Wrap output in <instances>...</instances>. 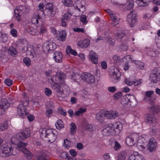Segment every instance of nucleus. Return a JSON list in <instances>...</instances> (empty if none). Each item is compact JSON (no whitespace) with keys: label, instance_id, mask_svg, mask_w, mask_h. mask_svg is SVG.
Segmentation results:
<instances>
[{"label":"nucleus","instance_id":"obj_3","mask_svg":"<svg viewBox=\"0 0 160 160\" xmlns=\"http://www.w3.org/2000/svg\"><path fill=\"white\" fill-rule=\"evenodd\" d=\"M41 130V137L47 138L48 141L51 143L53 142L56 140L58 134L55 130L52 129H46L44 128L40 129L39 131Z\"/></svg>","mask_w":160,"mask_h":160},{"label":"nucleus","instance_id":"obj_43","mask_svg":"<svg viewBox=\"0 0 160 160\" xmlns=\"http://www.w3.org/2000/svg\"><path fill=\"white\" fill-rule=\"evenodd\" d=\"M62 2L67 7L71 6L73 3L72 0H62Z\"/></svg>","mask_w":160,"mask_h":160},{"label":"nucleus","instance_id":"obj_52","mask_svg":"<svg viewBox=\"0 0 160 160\" xmlns=\"http://www.w3.org/2000/svg\"><path fill=\"white\" fill-rule=\"evenodd\" d=\"M125 158V155L124 153H122L118 154V160H124Z\"/></svg>","mask_w":160,"mask_h":160},{"label":"nucleus","instance_id":"obj_12","mask_svg":"<svg viewBox=\"0 0 160 160\" xmlns=\"http://www.w3.org/2000/svg\"><path fill=\"white\" fill-rule=\"evenodd\" d=\"M105 117L107 119H114L119 116V114L115 111H105Z\"/></svg>","mask_w":160,"mask_h":160},{"label":"nucleus","instance_id":"obj_30","mask_svg":"<svg viewBox=\"0 0 160 160\" xmlns=\"http://www.w3.org/2000/svg\"><path fill=\"white\" fill-rule=\"evenodd\" d=\"M150 0H137L136 2L140 6L145 7L148 5Z\"/></svg>","mask_w":160,"mask_h":160},{"label":"nucleus","instance_id":"obj_41","mask_svg":"<svg viewBox=\"0 0 160 160\" xmlns=\"http://www.w3.org/2000/svg\"><path fill=\"white\" fill-rule=\"evenodd\" d=\"M63 123V121L62 120H58L57 123L55 124L57 128L58 129H60L61 128H63L64 125Z\"/></svg>","mask_w":160,"mask_h":160},{"label":"nucleus","instance_id":"obj_51","mask_svg":"<svg viewBox=\"0 0 160 160\" xmlns=\"http://www.w3.org/2000/svg\"><path fill=\"white\" fill-rule=\"evenodd\" d=\"M5 83L8 86H10L13 83V81L9 78H6L4 81Z\"/></svg>","mask_w":160,"mask_h":160},{"label":"nucleus","instance_id":"obj_46","mask_svg":"<svg viewBox=\"0 0 160 160\" xmlns=\"http://www.w3.org/2000/svg\"><path fill=\"white\" fill-rule=\"evenodd\" d=\"M110 17L112 19V20L114 22H113L112 23L113 26H115L119 22L118 19L115 17L113 14H111L110 15Z\"/></svg>","mask_w":160,"mask_h":160},{"label":"nucleus","instance_id":"obj_17","mask_svg":"<svg viewBox=\"0 0 160 160\" xmlns=\"http://www.w3.org/2000/svg\"><path fill=\"white\" fill-rule=\"evenodd\" d=\"M35 160H49L47 155L45 151L39 152L37 153Z\"/></svg>","mask_w":160,"mask_h":160},{"label":"nucleus","instance_id":"obj_64","mask_svg":"<svg viewBox=\"0 0 160 160\" xmlns=\"http://www.w3.org/2000/svg\"><path fill=\"white\" fill-rule=\"evenodd\" d=\"M70 142L67 139L65 140L64 141V146H66V148H67V147H69L70 145Z\"/></svg>","mask_w":160,"mask_h":160},{"label":"nucleus","instance_id":"obj_8","mask_svg":"<svg viewBox=\"0 0 160 160\" xmlns=\"http://www.w3.org/2000/svg\"><path fill=\"white\" fill-rule=\"evenodd\" d=\"M137 18V14L133 13V11H131L127 16V21L131 27H133L136 23Z\"/></svg>","mask_w":160,"mask_h":160},{"label":"nucleus","instance_id":"obj_11","mask_svg":"<svg viewBox=\"0 0 160 160\" xmlns=\"http://www.w3.org/2000/svg\"><path fill=\"white\" fill-rule=\"evenodd\" d=\"M120 73L119 72L118 69H115L112 73V76L111 78L112 81L114 83L118 82L120 80Z\"/></svg>","mask_w":160,"mask_h":160},{"label":"nucleus","instance_id":"obj_34","mask_svg":"<svg viewBox=\"0 0 160 160\" xmlns=\"http://www.w3.org/2000/svg\"><path fill=\"white\" fill-rule=\"evenodd\" d=\"M59 36L58 39L62 41L65 40L66 37V33L64 31H62L59 32Z\"/></svg>","mask_w":160,"mask_h":160},{"label":"nucleus","instance_id":"obj_40","mask_svg":"<svg viewBox=\"0 0 160 160\" xmlns=\"http://www.w3.org/2000/svg\"><path fill=\"white\" fill-rule=\"evenodd\" d=\"M8 121H5L3 124H0V131H3L8 129Z\"/></svg>","mask_w":160,"mask_h":160},{"label":"nucleus","instance_id":"obj_5","mask_svg":"<svg viewBox=\"0 0 160 160\" xmlns=\"http://www.w3.org/2000/svg\"><path fill=\"white\" fill-rule=\"evenodd\" d=\"M17 109L18 114L20 117L23 118L26 117L29 122L32 121L34 119L35 117L33 115L30 114L28 115L29 113L26 112V109L23 105H19Z\"/></svg>","mask_w":160,"mask_h":160},{"label":"nucleus","instance_id":"obj_15","mask_svg":"<svg viewBox=\"0 0 160 160\" xmlns=\"http://www.w3.org/2000/svg\"><path fill=\"white\" fill-rule=\"evenodd\" d=\"M112 124L109 123L108 127L102 131V133L104 136H108L110 134L113 135V128L112 127Z\"/></svg>","mask_w":160,"mask_h":160},{"label":"nucleus","instance_id":"obj_55","mask_svg":"<svg viewBox=\"0 0 160 160\" xmlns=\"http://www.w3.org/2000/svg\"><path fill=\"white\" fill-rule=\"evenodd\" d=\"M80 20L83 24H86L88 22L86 16L85 15H83L81 16Z\"/></svg>","mask_w":160,"mask_h":160},{"label":"nucleus","instance_id":"obj_27","mask_svg":"<svg viewBox=\"0 0 160 160\" xmlns=\"http://www.w3.org/2000/svg\"><path fill=\"white\" fill-rule=\"evenodd\" d=\"M54 85L53 86V88L54 89H56V92L57 94V95L60 96L63 93L62 89L61 88V86L59 84L54 83Z\"/></svg>","mask_w":160,"mask_h":160},{"label":"nucleus","instance_id":"obj_53","mask_svg":"<svg viewBox=\"0 0 160 160\" xmlns=\"http://www.w3.org/2000/svg\"><path fill=\"white\" fill-rule=\"evenodd\" d=\"M125 82L126 84L128 86H131L134 84L135 81H132L128 78H126L125 80Z\"/></svg>","mask_w":160,"mask_h":160},{"label":"nucleus","instance_id":"obj_58","mask_svg":"<svg viewBox=\"0 0 160 160\" xmlns=\"http://www.w3.org/2000/svg\"><path fill=\"white\" fill-rule=\"evenodd\" d=\"M10 33L14 37H16L17 36V31L16 29H13L11 30Z\"/></svg>","mask_w":160,"mask_h":160},{"label":"nucleus","instance_id":"obj_44","mask_svg":"<svg viewBox=\"0 0 160 160\" xmlns=\"http://www.w3.org/2000/svg\"><path fill=\"white\" fill-rule=\"evenodd\" d=\"M48 45L49 48H50V51H53L56 48L57 46L56 43L53 42H48Z\"/></svg>","mask_w":160,"mask_h":160},{"label":"nucleus","instance_id":"obj_20","mask_svg":"<svg viewBox=\"0 0 160 160\" xmlns=\"http://www.w3.org/2000/svg\"><path fill=\"white\" fill-rule=\"evenodd\" d=\"M125 33L124 30L120 29L115 30L114 31V35L117 39H121L124 36Z\"/></svg>","mask_w":160,"mask_h":160},{"label":"nucleus","instance_id":"obj_6","mask_svg":"<svg viewBox=\"0 0 160 160\" xmlns=\"http://www.w3.org/2000/svg\"><path fill=\"white\" fill-rule=\"evenodd\" d=\"M160 75V68H155L151 72L150 75V79L153 83H156L159 80L158 77Z\"/></svg>","mask_w":160,"mask_h":160},{"label":"nucleus","instance_id":"obj_47","mask_svg":"<svg viewBox=\"0 0 160 160\" xmlns=\"http://www.w3.org/2000/svg\"><path fill=\"white\" fill-rule=\"evenodd\" d=\"M70 13L69 12L66 13L62 17L61 19V21H67L70 18L71 16Z\"/></svg>","mask_w":160,"mask_h":160},{"label":"nucleus","instance_id":"obj_56","mask_svg":"<svg viewBox=\"0 0 160 160\" xmlns=\"http://www.w3.org/2000/svg\"><path fill=\"white\" fill-rule=\"evenodd\" d=\"M48 43L47 44H45L43 45L42 48L43 51L45 52H48L50 51V48L48 45Z\"/></svg>","mask_w":160,"mask_h":160},{"label":"nucleus","instance_id":"obj_35","mask_svg":"<svg viewBox=\"0 0 160 160\" xmlns=\"http://www.w3.org/2000/svg\"><path fill=\"white\" fill-rule=\"evenodd\" d=\"M82 75L76 73V74H72L71 76V79L76 82H79L81 78L82 79Z\"/></svg>","mask_w":160,"mask_h":160},{"label":"nucleus","instance_id":"obj_60","mask_svg":"<svg viewBox=\"0 0 160 160\" xmlns=\"http://www.w3.org/2000/svg\"><path fill=\"white\" fill-rule=\"evenodd\" d=\"M68 154L66 152H62L60 154V157L62 158H67L68 156Z\"/></svg>","mask_w":160,"mask_h":160},{"label":"nucleus","instance_id":"obj_31","mask_svg":"<svg viewBox=\"0 0 160 160\" xmlns=\"http://www.w3.org/2000/svg\"><path fill=\"white\" fill-rule=\"evenodd\" d=\"M41 18L39 15H36L33 17L31 19L32 23L38 24L40 21H41Z\"/></svg>","mask_w":160,"mask_h":160},{"label":"nucleus","instance_id":"obj_38","mask_svg":"<svg viewBox=\"0 0 160 160\" xmlns=\"http://www.w3.org/2000/svg\"><path fill=\"white\" fill-rule=\"evenodd\" d=\"M26 31L28 33L33 35H35L36 34V30L32 27L28 26Z\"/></svg>","mask_w":160,"mask_h":160},{"label":"nucleus","instance_id":"obj_23","mask_svg":"<svg viewBox=\"0 0 160 160\" xmlns=\"http://www.w3.org/2000/svg\"><path fill=\"white\" fill-rule=\"evenodd\" d=\"M135 137L132 135L126 138V142L127 145L129 146H132L135 143Z\"/></svg>","mask_w":160,"mask_h":160},{"label":"nucleus","instance_id":"obj_9","mask_svg":"<svg viewBox=\"0 0 160 160\" xmlns=\"http://www.w3.org/2000/svg\"><path fill=\"white\" fill-rule=\"evenodd\" d=\"M82 79L89 84L93 83L95 81L94 75L89 73H83L82 75Z\"/></svg>","mask_w":160,"mask_h":160},{"label":"nucleus","instance_id":"obj_63","mask_svg":"<svg viewBox=\"0 0 160 160\" xmlns=\"http://www.w3.org/2000/svg\"><path fill=\"white\" fill-rule=\"evenodd\" d=\"M101 66L102 68L103 69H106L107 67L106 62L105 61L102 62L101 63Z\"/></svg>","mask_w":160,"mask_h":160},{"label":"nucleus","instance_id":"obj_7","mask_svg":"<svg viewBox=\"0 0 160 160\" xmlns=\"http://www.w3.org/2000/svg\"><path fill=\"white\" fill-rule=\"evenodd\" d=\"M153 93L152 91H147L146 92V96L144 97L143 100L146 102L150 104L151 105H153L155 103V100L156 97L154 96H152V95Z\"/></svg>","mask_w":160,"mask_h":160},{"label":"nucleus","instance_id":"obj_2","mask_svg":"<svg viewBox=\"0 0 160 160\" xmlns=\"http://www.w3.org/2000/svg\"><path fill=\"white\" fill-rule=\"evenodd\" d=\"M12 146H10L9 143L3 144L0 148V156L2 157H7L11 155H15L17 154L15 148Z\"/></svg>","mask_w":160,"mask_h":160},{"label":"nucleus","instance_id":"obj_32","mask_svg":"<svg viewBox=\"0 0 160 160\" xmlns=\"http://www.w3.org/2000/svg\"><path fill=\"white\" fill-rule=\"evenodd\" d=\"M155 104V103L153 105H152V107H148V108L149 109H151L153 113L156 114L159 112L160 106L158 105L155 106L154 105Z\"/></svg>","mask_w":160,"mask_h":160},{"label":"nucleus","instance_id":"obj_25","mask_svg":"<svg viewBox=\"0 0 160 160\" xmlns=\"http://www.w3.org/2000/svg\"><path fill=\"white\" fill-rule=\"evenodd\" d=\"M84 2V1L83 0L81 1H78L75 6V9H77L79 11H81L82 12H84V6L83 4Z\"/></svg>","mask_w":160,"mask_h":160},{"label":"nucleus","instance_id":"obj_24","mask_svg":"<svg viewBox=\"0 0 160 160\" xmlns=\"http://www.w3.org/2000/svg\"><path fill=\"white\" fill-rule=\"evenodd\" d=\"M90 40L86 38L82 41H78L77 43L78 46L82 48H86L89 46Z\"/></svg>","mask_w":160,"mask_h":160},{"label":"nucleus","instance_id":"obj_19","mask_svg":"<svg viewBox=\"0 0 160 160\" xmlns=\"http://www.w3.org/2000/svg\"><path fill=\"white\" fill-rule=\"evenodd\" d=\"M89 58L92 62L95 64H97L98 62V58L97 54L93 51L90 52L89 54Z\"/></svg>","mask_w":160,"mask_h":160},{"label":"nucleus","instance_id":"obj_50","mask_svg":"<svg viewBox=\"0 0 160 160\" xmlns=\"http://www.w3.org/2000/svg\"><path fill=\"white\" fill-rule=\"evenodd\" d=\"M135 63L138 66V68L141 69H142L144 67V64L143 62L140 61H135Z\"/></svg>","mask_w":160,"mask_h":160},{"label":"nucleus","instance_id":"obj_45","mask_svg":"<svg viewBox=\"0 0 160 160\" xmlns=\"http://www.w3.org/2000/svg\"><path fill=\"white\" fill-rule=\"evenodd\" d=\"M2 39L1 40V42H5L8 40V36L7 34H6L5 33H2L1 34Z\"/></svg>","mask_w":160,"mask_h":160},{"label":"nucleus","instance_id":"obj_61","mask_svg":"<svg viewBox=\"0 0 160 160\" xmlns=\"http://www.w3.org/2000/svg\"><path fill=\"white\" fill-rule=\"evenodd\" d=\"M69 153L73 157L76 156L77 155V152L74 149H71L69 150Z\"/></svg>","mask_w":160,"mask_h":160},{"label":"nucleus","instance_id":"obj_37","mask_svg":"<svg viewBox=\"0 0 160 160\" xmlns=\"http://www.w3.org/2000/svg\"><path fill=\"white\" fill-rule=\"evenodd\" d=\"M53 6L52 3H47L44 7L45 9L44 10V12H47L53 10Z\"/></svg>","mask_w":160,"mask_h":160},{"label":"nucleus","instance_id":"obj_59","mask_svg":"<svg viewBox=\"0 0 160 160\" xmlns=\"http://www.w3.org/2000/svg\"><path fill=\"white\" fill-rule=\"evenodd\" d=\"M45 93L47 96H49L51 95L52 92L50 89L48 88H46L45 89Z\"/></svg>","mask_w":160,"mask_h":160},{"label":"nucleus","instance_id":"obj_14","mask_svg":"<svg viewBox=\"0 0 160 160\" xmlns=\"http://www.w3.org/2000/svg\"><path fill=\"white\" fill-rule=\"evenodd\" d=\"M157 147L155 140L153 138H151L148 145V149L150 152L154 151Z\"/></svg>","mask_w":160,"mask_h":160},{"label":"nucleus","instance_id":"obj_13","mask_svg":"<svg viewBox=\"0 0 160 160\" xmlns=\"http://www.w3.org/2000/svg\"><path fill=\"white\" fill-rule=\"evenodd\" d=\"M113 128V135H116L119 134L121 130L122 129V124L120 123H115L112 124L111 126Z\"/></svg>","mask_w":160,"mask_h":160},{"label":"nucleus","instance_id":"obj_16","mask_svg":"<svg viewBox=\"0 0 160 160\" xmlns=\"http://www.w3.org/2000/svg\"><path fill=\"white\" fill-rule=\"evenodd\" d=\"M128 160H145L144 157L137 152H135L129 157Z\"/></svg>","mask_w":160,"mask_h":160},{"label":"nucleus","instance_id":"obj_62","mask_svg":"<svg viewBox=\"0 0 160 160\" xmlns=\"http://www.w3.org/2000/svg\"><path fill=\"white\" fill-rule=\"evenodd\" d=\"M73 31L75 32H82L83 33L84 32V30L82 28H74Z\"/></svg>","mask_w":160,"mask_h":160},{"label":"nucleus","instance_id":"obj_26","mask_svg":"<svg viewBox=\"0 0 160 160\" xmlns=\"http://www.w3.org/2000/svg\"><path fill=\"white\" fill-rule=\"evenodd\" d=\"M104 117L105 110H101L96 115V119L98 121H103Z\"/></svg>","mask_w":160,"mask_h":160},{"label":"nucleus","instance_id":"obj_36","mask_svg":"<svg viewBox=\"0 0 160 160\" xmlns=\"http://www.w3.org/2000/svg\"><path fill=\"white\" fill-rule=\"evenodd\" d=\"M66 52L68 54L70 53L71 54L75 56L77 55V53L76 51L72 49L71 47L69 45L67 46L66 49Z\"/></svg>","mask_w":160,"mask_h":160},{"label":"nucleus","instance_id":"obj_39","mask_svg":"<svg viewBox=\"0 0 160 160\" xmlns=\"http://www.w3.org/2000/svg\"><path fill=\"white\" fill-rule=\"evenodd\" d=\"M71 125L70 134L71 135H73L76 132L77 127L74 123L73 122L71 123Z\"/></svg>","mask_w":160,"mask_h":160},{"label":"nucleus","instance_id":"obj_33","mask_svg":"<svg viewBox=\"0 0 160 160\" xmlns=\"http://www.w3.org/2000/svg\"><path fill=\"white\" fill-rule=\"evenodd\" d=\"M49 105L50 106V108L48 107V106L47 107V110L46 113V115L48 117H49L50 116V115L52 113V109L54 108L53 103L52 102L49 103Z\"/></svg>","mask_w":160,"mask_h":160},{"label":"nucleus","instance_id":"obj_22","mask_svg":"<svg viewBox=\"0 0 160 160\" xmlns=\"http://www.w3.org/2000/svg\"><path fill=\"white\" fill-rule=\"evenodd\" d=\"M147 119L148 122L150 123L155 125L158 122V120L156 117L153 114H148Z\"/></svg>","mask_w":160,"mask_h":160},{"label":"nucleus","instance_id":"obj_48","mask_svg":"<svg viewBox=\"0 0 160 160\" xmlns=\"http://www.w3.org/2000/svg\"><path fill=\"white\" fill-rule=\"evenodd\" d=\"M128 4L127 5V8L128 10L132 9L133 7V2L132 0H128Z\"/></svg>","mask_w":160,"mask_h":160},{"label":"nucleus","instance_id":"obj_42","mask_svg":"<svg viewBox=\"0 0 160 160\" xmlns=\"http://www.w3.org/2000/svg\"><path fill=\"white\" fill-rule=\"evenodd\" d=\"M86 130L92 131L94 130L95 126L90 124H87L84 127Z\"/></svg>","mask_w":160,"mask_h":160},{"label":"nucleus","instance_id":"obj_54","mask_svg":"<svg viewBox=\"0 0 160 160\" xmlns=\"http://www.w3.org/2000/svg\"><path fill=\"white\" fill-rule=\"evenodd\" d=\"M122 94L121 92H118L115 94L114 95V98L115 99L120 98L122 96Z\"/></svg>","mask_w":160,"mask_h":160},{"label":"nucleus","instance_id":"obj_10","mask_svg":"<svg viewBox=\"0 0 160 160\" xmlns=\"http://www.w3.org/2000/svg\"><path fill=\"white\" fill-rule=\"evenodd\" d=\"M10 105V103L6 99L2 98L0 102V115L4 113L5 110L8 108Z\"/></svg>","mask_w":160,"mask_h":160},{"label":"nucleus","instance_id":"obj_18","mask_svg":"<svg viewBox=\"0 0 160 160\" xmlns=\"http://www.w3.org/2000/svg\"><path fill=\"white\" fill-rule=\"evenodd\" d=\"M56 77L58 80L60 82L62 85H64L65 83L64 81L66 77V75L64 73L61 72H56Z\"/></svg>","mask_w":160,"mask_h":160},{"label":"nucleus","instance_id":"obj_4","mask_svg":"<svg viewBox=\"0 0 160 160\" xmlns=\"http://www.w3.org/2000/svg\"><path fill=\"white\" fill-rule=\"evenodd\" d=\"M121 103L124 106H134L136 104V100L134 95L130 94H126L123 96L122 99Z\"/></svg>","mask_w":160,"mask_h":160},{"label":"nucleus","instance_id":"obj_29","mask_svg":"<svg viewBox=\"0 0 160 160\" xmlns=\"http://www.w3.org/2000/svg\"><path fill=\"white\" fill-rule=\"evenodd\" d=\"M8 53L12 56L15 57L17 54L16 49L12 46L10 47L8 49Z\"/></svg>","mask_w":160,"mask_h":160},{"label":"nucleus","instance_id":"obj_1","mask_svg":"<svg viewBox=\"0 0 160 160\" xmlns=\"http://www.w3.org/2000/svg\"><path fill=\"white\" fill-rule=\"evenodd\" d=\"M31 131L29 129L27 128L23 131L18 132L13 136L11 139V144L15 148V150L21 151L24 153L28 159H31L32 157V155L30 152L25 147L28 143H24L22 142L27 138L30 137Z\"/></svg>","mask_w":160,"mask_h":160},{"label":"nucleus","instance_id":"obj_21","mask_svg":"<svg viewBox=\"0 0 160 160\" xmlns=\"http://www.w3.org/2000/svg\"><path fill=\"white\" fill-rule=\"evenodd\" d=\"M63 55L59 51H56L54 53L53 59L57 62H60L62 61Z\"/></svg>","mask_w":160,"mask_h":160},{"label":"nucleus","instance_id":"obj_28","mask_svg":"<svg viewBox=\"0 0 160 160\" xmlns=\"http://www.w3.org/2000/svg\"><path fill=\"white\" fill-rule=\"evenodd\" d=\"M23 12H22V10L21 9L17 8L15 9L14 11V15L18 21H21V15H22Z\"/></svg>","mask_w":160,"mask_h":160},{"label":"nucleus","instance_id":"obj_49","mask_svg":"<svg viewBox=\"0 0 160 160\" xmlns=\"http://www.w3.org/2000/svg\"><path fill=\"white\" fill-rule=\"evenodd\" d=\"M23 62L28 67L31 64V60L28 58H24L23 60Z\"/></svg>","mask_w":160,"mask_h":160},{"label":"nucleus","instance_id":"obj_57","mask_svg":"<svg viewBox=\"0 0 160 160\" xmlns=\"http://www.w3.org/2000/svg\"><path fill=\"white\" fill-rule=\"evenodd\" d=\"M27 50L26 52L27 53L30 54V55H33V54L32 52L33 51V50L32 48V47L30 46L27 48Z\"/></svg>","mask_w":160,"mask_h":160}]
</instances>
